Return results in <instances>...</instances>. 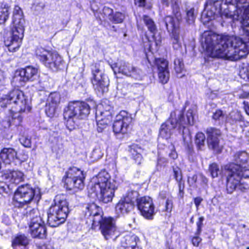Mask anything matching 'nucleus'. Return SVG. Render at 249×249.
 <instances>
[{
	"mask_svg": "<svg viewBox=\"0 0 249 249\" xmlns=\"http://www.w3.org/2000/svg\"><path fill=\"white\" fill-rule=\"evenodd\" d=\"M96 119L97 122V130L99 132H102L110 124L112 120L111 113L109 111L102 112L97 110L96 112Z\"/></svg>",
	"mask_w": 249,
	"mask_h": 249,
	"instance_id": "nucleus-21",
	"label": "nucleus"
},
{
	"mask_svg": "<svg viewBox=\"0 0 249 249\" xmlns=\"http://www.w3.org/2000/svg\"><path fill=\"white\" fill-rule=\"evenodd\" d=\"M137 207L141 214L146 219L151 220L156 213L152 199L144 196L137 199Z\"/></svg>",
	"mask_w": 249,
	"mask_h": 249,
	"instance_id": "nucleus-17",
	"label": "nucleus"
},
{
	"mask_svg": "<svg viewBox=\"0 0 249 249\" xmlns=\"http://www.w3.org/2000/svg\"><path fill=\"white\" fill-rule=\"evenodd\" d=\"M244 109L246 112V113L249 115V105L245 102H244Z\"/></svg>",
	"mask_w": 249,
	"mask_h": 249,
	"instance_id": "nucleus-64",
	"label": "nucleus"
},
{
	"mask_svg": "<svg viewBox=\"0 0 249 249\" xmlns=\"http://www.w3.org/2000/svg\"><path fill=\"white\" fill-rule=\"evenodd\" d=\"M8 105H11L12 120L11 123L15 125H18L22 120V117L19 113L30 111L31 107L28 104L23 93L18 89L11 91L8 94L2 97L0 101V105L2 107H7Z\"/></svg>",
	"mask_w": 249,
	"mask_h": 249,
	"instance_id": "nucleus-3",
	"label": "nucleus"
},
{
	"mask_svg": "<svg viewBox=\"0 0 249 249\" xmlns=\"http://www.w3.org/2000/svg\"><path fill=\"white\" fill-rule=\"evenodd\" d=\"M134 205L122 198L115 207V212L119 216L127 214L133 208Z\"/></svg>",
	"mask_w": 249,
	"mask_h": 249,
	"instance_id": "nucleus-27",
	"label": "nucleus"
},
{
	"mask_svg": "<svg viewBox=\"0 0 249 249\" xmlns=\"http://www.w3.org/2000/svg\"><path fill=\"white\" fill-rule=\"evenodd\" d=\"M196 236L192 238V242L193 245L195 247H198L202 239L198 236V235L196 234Z\"/></svg>",
	"mask_w": 249,
	"mask_h": 249,
	"instance_id": "nucleus-56",
	"label": "nucleus"
},
{
	"mask_svg": "<svg viewBox=\"0 0 249 249\" xmlns=\"http://www.w3.org/2000/svg\"><path fill=\"white\" fill-rule=\"evenodd\" d=\"M95 2L94 0H92L90 1V8L91 10L93 11L94 16L97 18H99L100 20H102V18L104 20L106 19V18H108V19L110 20L111 19L112 15L113 14V10L108 7H104L103 9V13L102 14L103 17L101 18L98 16L97 15V12L98 9V7H95L93 5V3Z\"/></svg>",
	"mask_w": 249,
	"mask_h": 249,
	"instance_id": "nucleus-32",
	"label": "nucleus"
},
{
	"mask_svg": "<svg viewBox=\"0 0 249 249\" xmlns=\"http://www.w3.org/2000/svg\"><path fill=\"white\" fill-rule=\"evenodd\" d=\"M139 238L135 234L128 233L125 235L121 240V245L124 249H139L137 246Z\"/></svg>",
	"mask_w": 249,
	"mask_h": 249,
	"instance_id": "nucleus-25",
	"label": "nucleus"
},
{
	"mask_svg": "<svg viewBox=\"0 0 249 249\" xmlns=\"http://www.w3.org/2000/svg\"><path fill=\"white\" fill-rule=\"evenodd\" d=\"M171 40L173 45L179 43L180 42V36H179V30L175 31L172 33L171 35Z\"/></svg>",
	"mask_w": 249,
	"mask_h": 249,
	"instance_id": "nucleus-51",
	"label": "nucleus"
},
{
	"mask_svg": "<svg viewBox=\"0 0 249 249\" xmlns=\"http://www.w3.org/2000/svg\"><path fill=\"white\" fill-rule=\"evenodd\" d=\"M85 175L80 169L73 167L69 169L65 176V186L67 189L82 190L84 187Z\"/></svg>",
	"mask_w": 249,
	"mask_h": 249,
	"instance_id": "nucleus-10",
	"label": "nucleus"
},
{
	"mask_svg": "<svg viewBox=\"0 0 249 249\" xmlns=\"http://www.w3.org/2000/svg\"><path fill=\"white\" fill-rule=\"evenodd\" d=\"M179 3V1L178 0H172L171 6L173 10V13L176 19H182Z\"/></svg>",
	"mask_w": 249,
	"mask_h": 249,
	"instance_id": "nucleus-42",
	"label": "nucleus"
},
{
	"mask_svg": "<svg viewBox=\"0 0 249 249\" xmlns=\"http://www.w3.org/2000/svg\"><path fill=\"white\" fill-rule=\"evenodd\" d=\"M178 188H179V196L180 197L182 198L183 197L184 195V183H182V181L180 182H178Z\"/></svg>",
	"mask_w": 249,
	"mask_h": 249,
	"instance_id": "nucleus-58",
	"label": "nucleus"
},
{
	"mask_svg": "<svg viewBox=\"0 0 249 249\" xmlns=\"http://www.w3.org/2000/svg\"><path fill=\"white\" fill-rule=\"evenodd\" d=\"M68 213V203L65 196H56L47 212L48 224L52 227L58 226L65 222Z\"/></svg>",
	"mask_w": 249,
	"mask_h": 249,
	"instance_id": "nucleus-6",
	"label": "nucleus"
},
{
	"mask_svg": "<svg viewBox=\"0 0 249 249\" xmlns=\"http://www.w3.org/2000/svg\"><path fill=\"white\" fill-rule=\"evenodd\" d=\"M36 57L47 68L53 71L61 69L63 65L62 57L55 52H52L42 47L35 51Z\"/></svg>",
	"mask_w": 249,
	"mask_h": 249,
	"instance_id": "nucleus-7",
	"label": "nucleus"
},
{
	"mask_svg": "<svg viewBox=\"0 0 249 249\" xmlns=\"http://www.w3.org/2000/svg\"><path fill=\"white\" fill-rule=\"evenodd\" d=\"M6 76L5 72L0 69V87L4 85Z\"/></svg>",
	"mask_w": 249,
	"mask_h": 249,
	"instance_id": "nucleus-55",
	"label": "nucleus"
},
{
	"mask_svg": "<svg viewBox=\"0 0 249 249\" xmlns=\"http://www.w3.org/2000/svg\"><path fill=\"white\" fill-rule=\"evenodd\" d=\"M60 94L57 92L51 93L46 101L45 108V112L49 117H52L54 114L56 109L60 104Z\"/></svg>",
	"mask_w": 249,
	"mask_h": 249,
	"instance_id": "nucleus-20",
	"label": "nucleus"
},
{
	"mask_svg": "<svg viewBox=\"0 0 249 249\" xmlns=\"http://www.w3.org/2000/svg\"><path fill=\"white\" fill-rule=\"evenodd\" d=\"M208 147L215 153L219 154L222 152L223 146L220 144L219 138L221 136L220 130L213 127L208 128L206 130Z\"/></svg>",
	"mask_w": 249,
	"mask_h": 249,
	"instance_id": "nucleus-19",
	"label": "nucleus"
},
{
	"mask_svg": "<svg viewBox=\"0 0 249 249\" xmlns=\"http://www.w3.org/2000/svg\"><path fill=\"white\" fill-rule=\"evenodd\" d=\"M212 118L219 124H223L228 121V117L226 113H223L220 109H217L213 113Z\"/></svg>",
	"mask_w": 249,
	"mask_h": 249,
	"instance_id": "nucleus-36",
	"label": "nucleus"
},
{
	"mask_svg": "<svg viewBox=\"0 0 249 249\" xmlns=\"http://www.w3.org/2000/svg\"><path fill=\"white\" fill-rule=\"evenodd\" d=\"M168 196H171L166 191H162L160 192L159 197L162 200L167 199Z\"/></svg>",
	"mask_w": 249,
	"mask_h": 249,
	"instance_id": "nucleus-59",
	"label": "nucleus"
},
{
	"mask_svg": "<svg viewBox=\"0 0 249 249\" xmlns=\"http://www.w3.org/2000/svg\"><path fill=\"white\" fill-rule=\"evenodd\" d=\"M173 112H176L177 120H179V117L178 116V115L179 112H180L181 114V117L180 118V119L182 120H183L184 122V121L185 122V123H184L183 124V126H184V127H183L181 126L182 133L183 132V129L185 128L184 124H189L192 125L193 124V123H194V113H193V111L192 109H189L187 112V113H186L187 120H186L184 119L183 114L181 112V111L176 110V111H174Z\"/></svg>",
	"mask_w": 249,
	"mask_h": 249,
	"instance_id": "nucleus-35",
	"label": "nucleus"
},
{
	"mask_svg": "<svg viewBox=\"0 0 249 249\" xmlns=\"http://www.w3.org/2000/svg\"><path fill=\"white\" fill-rule=\"evenodd\" d=\"M209 171L213 178L217 177L221 173L218 165L216 163H213L209 165Z\"/></svg>",
	"mask_w": 249,
	"mask_h": 249,
	"instance_id": "nucleus-43",
	"label": "nucleus"
},
{
	"mask_svg": "<svg viewBox=\"0 0 249 249\" xmlns=\"http://www.w3.org/2000/svg\"><path fill=\"white\" fill-rule=\"evenodd\" d=\"M26 216L29 221L31 235L34 238H45L47 235L46 228L38 211L35 209L30 210L27 212Z\"/></svg>",
	"mask_w": 249,
	"mask_h": 249,
	"instance_id": "nucleus-8",
	"label": "nucleus"
},
{
	"mask_svg": "<svg viewBox=\"0 0 249 249\" xmlns=\"http://www.w3.org/2000/svg\"><path fill=\"white\" fill-rule=\"evenodd\" d=\"M194 8H192L190 10H187L186 16L185 18L186 22L189 24H193L195 20L196 15L195 13Z\"/></svg>",
	"mask_w": 249,
	"mask_h": 249,
	"instance_id": "nucleus-44",
	"label": "nucleus"
},
{
	"mask_svg": "<svg viewBox=\"0 0 249 249\" xmlns=\"http://www.w3.org/2000/svg\"><path fill=\"white\" fill-rule=\"evenodd\" d=\"M116 184L108 173L103 170L91 178L88 188L89 195L107 203L111 201L114 196V192L117 188Z\"/></svg>",
	"mask_w": 249,
	"mask_h": 249,
	"instance_id": "nucleus-2",
	"label": "nucleus"
},
{
	"mask_svg": "<svg viewBox=\"0 0 249 249\" xmlns=\"http://www.w3.org/2000/svg\"><path fill=\"white\" fill-rule=\"evenodd\" d=\"M134 3L139 7H144L146 5V0H134Z\"/></svg>",
	"mask_w": 249,
	"mask_h": 249,
	"instance_id": "nucleus-60",
	"label": "nucleus"
},
{
	"mask_svg": "<svg viewBox=\"0 0 249 249\" xmlns=\"http://www.w3.org/2000/svg\"><path fill=\"white\" fill-rule=\"evenodd\" d=\"M205 136L202 132H198L196 135L195 143L198 150H201L205 146Z\"/></svg>",
	"mask_w": 249,
	"mask_h": 249,
	"instance_id": "nucleus-38",
	"label": "nucleus"
},
{
	"mask_svg": "<svg viewBox=\"0 0 249 249\" xmlns=\"http://www.w3.org/2000/svg\"><path fill=\"white\" fill-rule=\"evenodd\" d=\"M39 191L26 184L18 187L15 192L13 200L14 205L18 207L29 203L34 198H39Z\"/></svg>",
	"mask_w": 249,
	"mask_h": 249,
	"instance_id": "nucleus-9",
	"label": "nucleus"
},
{
	"mask_svg": "<svg viewBox=\"0 0 249 249\" xmlns=\"http://www.w3.org/2000/svg\"><path fill=\"white\" fill-rule=\"evenodd\" d=\"M173 198L172 196H168L166 199L165 204V211L168 213H171L173 208Z\"/></svg>",
	"mask_w": 249,
	"mask_h": 249,
	"instance_id": "nucleus-50",
	"label": "nucleus"
},
{
	"mask_svg": "<svg viewBox=\"0 0 249 249\" xmlns=\"http://www.w3.org/2000/svg\"><path fill=\"white\" fill-rule=\"evenodd\" d=\"M202 200L203 199L200 197H197L194 198V203L197 209H198V207Z\"/></svg>",
	"mask_w": 249,
	"mask_h": 249,
	"instance_id": "nucleus-61",
	"label": "nucleus"
},
{
	"mask_svg": "<svg viewBox=\"0 0 249 249\" xmlns=\"http://www.w3.org/2000/svg\"><path fill=\"white\" fill-rule=\"evenodd\" d=\"M100 230L106 240H108L118 235L116 219L111 217H103L99 223Z\"/></svg>",
	"mask_w": 249,
	"mask_h": 249,
	"instance_id": "nucleus-16",
	"label": "nucleus"
},
{
	"mask_svg": "<svg viewBox=\"0 0 249 249\" xmlns=\"http://www.w3.org/2000/svg\"><path fill=\"white\" fill-rule=\"evenodd\" d=\"M243 120L244 118L240 112L232 111L229 114L227 121H229L231 124H233L237 122H243Z\"/></svg>",
	"mask_w": 249,
	"mask_h": 249,
	"instance_id": "nucleus-39",
	"label": "nucleus"
},
{
	"mask_svg": "<svg viewBox=\"0 0 249 249\" xmlns=\"http://www.w3.org/2000/svg\"><path fill=\"white\" fill-rule=\"evenodd\" d=\"M124 18V15L123 14L119 12H116L113 14L110 21L115 24L120 23L123 21Z\"/></svg>",
	"mask_w": 249,
	"mask_h": 249,
	"instance_id": "nucleus-45",
	"label": "nucleus"
},
{
	"mask_svg": "<svg viewBox=\"0 0 249 249\" xmlns=\"http://www.w3.org/2000/svg\"><path fill=\"white\" fill-rule=\"evenodd\" d=\"M130 151L136 163L138 165L140 164L143 160L142 156L143 152V149L137 145H133L131 146Z\"/></svg>",
	"mask_w": 249,
	"mask_h": 249,
	"instance_id": "nucleus-33",
	"label": "nucleus"
},
{
	"mask_svg": "<svg viewBox=\"0 0 249 249\" xmlns=\"http://www.w3.org/2000/svg\"><path fill=\"white\" fill-rule=\"evenodd\" d=\"M178 116L179 120L177 119L176 112L171 113L170 118L162 124L160 126L159 134L160 137L166 140L170 138L173 130L176 128L178 129V133L182 132L181 126L184 127L183 124L185 123V122L180 119L181 114L180 112H179Z\"/></svg>",
	"mask_w": 249,
	"mask_h": 249,
	"instance_id": "nucleus-13",
	"label": "nucleus"
},
{
	"mask_svg": "<svg viewBox=\"0 0 249 249\" xmlns=\"http://www.w3.org/2000/svg\"><path fill=\"white\" fill-rule=\"evenodd\" d=\"M30 239L24 234H18L12 240V247L14 249H29Z\"/></svg>",
	"mask_w": 249,
	"mask_h": 249,
	"instance_id": "nucleus-26",
	"label": "nucleus"
},
{
	"mask_svg": "<svg viewBox=\"0 0 249 249\" xmlns=\"http://www.w3.org/2000/svg\"><path fill=\"white\" fill-rule=\"evenodd\" d=\"M182 19H176L172 16H168L165 17L164 22L168 32L179 31L180 22Z\"/></svg>",
	"mask_w": 249,
	"mask_h": 249,
	"instance_id": "nucleus-28",
	"label": "nucleus"
},
{
	"mask_svg": "<svg viewBox=\"0 0 249 249\" xmlns=\"http://www.w3.org/2000/svg\"><path fill=\"white\" fill-rule=\"evenodd\" d=\"M96 119L97 122V130L99 132H102L110 124L112 120L111 113L109 111L102 112L97 110L96 112Z\"/></svg>",
	"mask_w": 249,
	"mask_h": 249,
	"instance_id": "nucleus-22",
	"label": "nucleus"
},
{
	"mask_svg": "<svg viewBox=\"0 0 249 249\" xmlns=\"http://www.w3.org/2000/svg\"><path fill=\"white\" fill-rule=\"evenodd\" d=\"M197 179V176L196 175H194L192 178H189L188 179V182L192 184L195 183Z\"/></svg>",
	"mask_w": 249,
	"mask_h": 249,
	"instance_id": "nucleus-63",
	"label": "nucleus"
},
{
	"mask_svg": "<svg viewBox=\"0 0 249 249\" xmlns=\"http://www.w3.org/2000/svg\"><path fill=\"white\" fill-rule=\"evenodd\" d=\"M20 143L25 147H31L32 145L31 138L28 136H22L19 139Z\"/></svg>",
	"mask_w": 249,
	"mask_h": 249,
	"instance_id": "nucleus-48",
	"label": "nucleus"
},
{
	"mask_svg": "<svg viewBox=\"0 0 249 249\" xmlns=\"http://www.w3.org/2000/svg\"><path fill=\"white\" fill-rule=\"evenodd\" d=\"M204 220V218L203 216L200 217L198 218V220L196 222L197 230L196 234L199 235L200 234Z\"/></svg>",
	"mask_w": 249,
	"mask_h": 249,
	"instance_id": "nucleus-52",
	"label": "nucleus"
},
{
	"mask_svg": "<svg viewBox=\"0 0 249 249\" xmlns=\"http://www.w3.org/2000/svg\"><path fill=\"white\" fill-rule=\"evenodd\" d=\"M233 160L235 162L233 163L243 166L249 162V156L245 151H239L234 154Z\"/></svg>",
	"mask_w": 249,
	"mask_h": 249,
	"instance_id": "nucleus-34",
	"label": "nucleus"
},
{
	"mask_svg": "<svg viewBox=\"0 0 249 249\" xmlns=\"http://www.w3.org/2000/svg\"><path fill=\"white\" fill-rule=\"evenodd\" d=\"M100 63H96L91 66V82L95 90L104 93L108 90L109 79L100 69Z\"/></svg>",
	"mask_w": 249,
	"mask_h": 249,
	"instance_id": "nucleus-14",
	"label": "nucleus"
},
{
	"mask_svg": "<svg viewBox=\"0 0 249 249\" xmlns=\"http://www.w3.org/2000/svg\"><path fill=\"white\" fill-rule=\"evenodd\" d=\"M94 203H89L87 204L85 207V210L84 211L85 216L89 220V219L91 218V216H92V207L94 206Z\"/></svg>",
	"mask_w": 249,
	"mask_h": 249,
	"instance_id": "nucleus-47",
	"label": "nucleus"
},
{
	"mask_svg": "<svg viewBox=\"0 0 249 249\" xmlns=\"http://www.w3.org/2000/svg\"><path fill=\"white\" fill-rule=\"evenodd\" d=\"M185 146L187 153L189 155H192L194 153V149L192 142H185Z\"/></svg>",
	"mask_w": 249,
	"mask_h": 249,
	"instance_id": "nucleus-53",
	"label": "nucleus"
},
{
	"mask_svg": "<svg viewBox=\"0 0 249 249\" xmlns=\"http://www.w3.org/2000/svg\"><path fill=\"white\" fill-rule=\"evenodd\" d=\"M9 7L6 4L0 6V23H4L8 18Z\"/></svg>",
	"mask_w": 249,
	"mask_h": 249,
	"instance_id": "nucleus-37",
	"label": "nucleus"
},
{
	"mask_svg": "<svg viewBox=\"0 0 249 249\" xmlns=\"http://www.w3.org/2000/svg\"><path fill=\"white\" fill-rule=\"evenodd\" d=\"M25 20L21 8L16 5L14 8L11 26V36L4 40L10 52H16L20 47L24 36Z\"/></svg>",
	"mask_w": 249,
	"mask_h": 249,
	"instance_id": "nucleus-4",
	"label": "nucleus"
},
{
	"mask_svg": "<svg viewBox=\"0 0 249 249\" xmlns=\"http://www.w3.org/2000/svg\"><path fill=\"white\" fill-rule=\"evenodd\" d=\"M132 115L125 110L121 111L115 117L113 124V130L115 134H125L132 123Z\"/></svg>",
	"mask_w": 249,
	"mask_h": 249,
	"instance_id": "nucleus-15",
	"label": "nucleus"
},
{
	"mask_svg": "<svg viewBox=\"0 0 249 249\" xmlns=\"http://www.w3.org/2000/svg\"><path fill=\"white\" fill-rule=\"evenodd\" d=\"M38 70L33 66H29L24 69L17 71L14 79L18 81L20 85H23L27 81H33L37 77Z\"/></svg>",
	"mask_w": 249,
	"mask_h": 249,
	"instance_id": "nucleus-18",
	"label": "nucleus"
},
{
	"mask_svg": "<svg viewBox=\"0 0 249 249\" xmlns=\"http://www.w3.org/2000/svg\"><path fill=\"white\" fill-rule=\"evenodd\" d=\"M156 63L158 70V76L160 83H166L169 79L170 73L168 70V61L162 58L156 60Z\"/></svg>",
	"mask_w": 249,
	"mask_h": 249,
	"instance_id": "nucleus-24",
	"label": "nucleus"
},
{
	"mask_svg": "<svg viewBox=\"0 0 249 249\" xmlns=\"http://www.w3.org/2000/svg\"><path fill=\"white\" fill-rule=\"evenodd\" d=\"M226 175H230L235 177V178H231L229 182V189L233 190L238 182V179H241L242 178H249V167L248 166H241L238 164L230 163L224 167Z\"/></svg>",
	"mask_w": 249,
	"mask_h": 249,
	"instance_id": "nucleus-12",
	"label": "nucleus"
},
{
	"mask_svg": "<svg viewBox=\"0 0 249 249\" xmlns=\"http://www.w3.org/2000/svg\"><path fill=\"white\" fill-rule=\"evenodd\" d=\"M90 107L83 102L70 103L65 108L63 116L67 128L71 130L77 125L78 121L86 118L89 114Z\"/></svg>",
	"mask_w": 249,
	"mask_h": 249,
	"instance_id": "nucleus-5",
	"label": "nucleus"
},
{
	"mask_svg": "<svg viewBox=\"0 0 249 249\" xmlns=\"http://www.w3.org/2000/svg\"><path fill=\"white\" fill-rule=\"evenodd\" d=\"M174 177L176 181L180 182L182 181V176L181 169L178 167H173V168Z\"/></svg>",
	"mask_w": 249,
	"mask_h": 249,
	"instance_id": "nucleus-49",
	"label": "nucleus"
},
{
	"mask_svg": "<svg viewBox=\"0 0 249 249\" xmlns=\"http://www.w3.org/2000/svg\"><path fill=\"white\" fill-rule=\"evenodd\" d=\"M103 212L102 208L94 203L92 207V216L89 219V221L92 222L93 226H97L103 218Z\"/></svg>",
	"mask_w": 249,
	"mask_h": 249,
	"instance_id": "nucleus-30",
	"label": "nucleus"
},
{
	"mask_svg": "<svg viewBox=\"0 0 249 249\" xmlns=\"http://www.w3.org/2000/svg\"><path fill=\"white\" fill-rule=\"evenodd\" d=\"M167 160L164 158L160 157L158 159L157 165L162 166H165L167 163Z\"/></svg>",
	"mask_w": 249,
	"mask_h": 249,
	"instance_id": "nucleus-57",
	"label": "nucleus"
},
{
	"mask_svg": "<svg viewBox=\"0 0 249 249\" xmlns=\"http://www.w3.org/2000/svg\"><path fill=\"white\" fill-rule=\"evenodd\" d=\"M169 156L173 159H176L178 158V154L175 150H173L169 154Z\"/></svg>",
	"mask_w": 249,
	"mask_h": 249,
	"instance_id": "nucleus-62",
	"label": "nucleus"
},
{
	"mask_svg": "<svg viewBox=\"0 0 249 249\" xmlns=\"http://www.w3.org/2000/svg\"><path fill=\"white\" fill-rule=\"evenodd\" d=\"M227 175V183H226V190L228 194H232L235 190H239L242 192H247L248 190H249V185L245 182H241V179H238V182L236 184L235 187L233 188V190L230 191L229 189V182L231 178L232 177L233 178H235V177L233 176H231L230 175Z\"/></svg>",
	"mask_w": 249,
	"mask_h": 249,
	"instance_id": "nucleus-31",
	"label": "nucleus"
},
{
	"mask_svg": "<svg viewBox=\"0 0 249 249\" xmlns=\"http://www.w3.org/2000/svg\"><path fill=\"white\" fill-rule=\"evenodd\" d=\"M142 18L148 30L151 33L154 34L156 31V26L154 22L148 16L145 15L143 16Z\"/></svg>",
	"mask_w": 249,
	"mask_h": 249,
	"instance_id": "nucleus-40",
	"label": "nucleus"
},
{
	"mask_svg": "<svg viewBox=\"0 0 249 249\" xmlns=\"http://www.w3.org/2000/svg\"><path fill=\"white\" fill-rule=\"evenodd\" d=\"M202 44L212 57L236 61L248 53L246 44L240 37L217 35L211 31L203 33Z\"/></svg>",
	"mask_w": 249,
	"mask_h": 249,
	"instance_id": "nucleus-1",
	"label": "nucleus"
},
{
	"mask_svg": "<svg viewBox=\"0 0 249 249\" xmlns=\"http://www.w3.org/2000/svg\"><path fill=\"white\" fill-rule=\"evenodd\" d=\"M114 73H120L138 80L142 79L143 72L141 69L134 66L129 62L120 61L110 65Z\"/></svg>",
	"mask_w": 249,
	"mask_h": 249,
	"instance_id": "nucleus-11",
	"label": "nucleus"
},
{
	"mask_svg": "<svg viewBox=\"0 0 249 249\" xmlns=\"http://www.w3.org/2000/svg\"><path fill=\"white\" fill-rule=\"evenodd\" d=\"M138 195V193L137 191L129 190L127 191V192L125 196L122 198L123 199H125L126 201L134 205V200L136 199L137 200L138 199L137 198Z\"/></svg>",
	"mask_w": 249,
	"mask_h": 249,
	"instance_id": "nucleus-41",
	"label": "nucleus"
},
{
	"mask_svg": "<svg viewBox=\"0 0 249 249\" xmlns=\"http://www.w3.org/2000/svg\"><path fill=\"white\" fill-rule=\"evenodd\" d=\"M2 179L8 180L12 183L18 184L24 180V174L19 171H13L2 177Z\"/></svg>",
	"mask_w": 249,
	"mask_h": 249,
	"instance_id": "nucleus-29",
	"label": "nucleus"
},
{
	"mask_svg": "<svg viewBox=\"0 0 249 249\" xmlns=\"http://www.w3.org/2000/svg\"><path fill=\"white\" fill-rule=\"evenodd\" d=\"M9 186L6 182L3 181H0V194L3 193H8Z\"/></svg>",
	"mask_w": 249,
	"mask_h": 249,
	"instance_id": "nucleus-54",
	"label": "nucleus"
},
{
	"mask_svg": "<svg viewBox=\"0 0 249 249\" xmlns=\"http://www.w3.org/2000/svg\"><path fill=\"white\" fill-rule=\"evenodd\" d=\"M17 155V152L12 148H3L0 153V158L6 164H19L20 161Z\"/></svg>",
	"mask_w": 249,
	"mask_h": 249,
	"instance_id": "nucleus-23",
	"label": "nucleus"
},
{
	"mask_svg": "<svg viewBox=\"0 0 249 249\" xmlns=\"http://www.w3.org/2000/svg\"><path fill=\"white\" fill-rule=\"evenodd\" d=\"M174 69L177 73H181L184 70V64L181 59L177 58L174 60Z\"/></svg>",
	"mask_w": 249,
	"mask_h": 249,
	"instance_id": "nucleus-46",
	"label": "nucleus"
}]
</instances>
